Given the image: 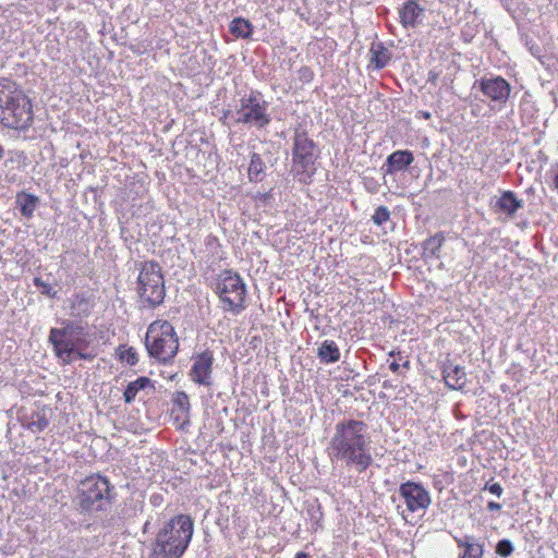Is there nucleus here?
Segmentation results:
<instances>
[{
	"label": "nucleus",
	"mask_w": 558,
	"mask_h": 558,
	"mask_svg": "<svg viewBox=\"0 0 558 558\" xmlns=\"http://www.w3.org/2000/svg\"><path fill=\"white\" fill-rule=\"evenodd\" d=\"M480 88L487 98L499 104H505L511 93L510 84L501 76L482 78Z\"/></svg>",
	"instance_id": "obj_14"
},
{
	"label": "nucleus",
	"mask_w": 558,
	"mask_h": 558,
	"mask_svg": "<svg viewBox=\"0 0 558 558\" xmlns=\"http://www.w3.org/2000/svg\"><path fill=\"white\" fill-rule=\"evenodd\" d=\"M484 489H487L490 494L496 495L498 497H500L504 493V488L497 482L486 483Z\"/></svg>",
	"instance_id": "obj_32"
},
{
	"label": "nucleus",
	"mask_w": 558,
	"mask_h": 558,
	"mask_svg": "<svg viewBox=\"0 0 558 558\" xmlns=\"http://www.w3.org/2000/svg\"><path fill=\"white\" fill-rule=\"evenodd\" d=\"M231 116V110L227 109V110H223L222 112V116L220 118V121L222 124H228L227 120L228 118Z\"/></svg>",
	"instance_id": "obj_35"
},
{
	"label": "nucleus",
	"mask_w": 558,
	"mask_h": 558,
	"mask_svg": "<svg viewBox=\"0 0 558 558\" xmlns=\"http://www.w3.org/2000/svg\"><path fill=\"white\" fill-rule=\"evenodd\" d=\"M145 347L149 356L162 363L171 362L179 350V337L171 323L157 319L149 324Z\"/></svg>",
	"instance_id": "obj_5"
},
{
	"label": "nucleus",
	"mask_w": 558,
	"mask_h": 558,
	"mask_svg": "<svg viewBox=\"0 0 558 558\" xmlns=\"http://www.w3.org/2000/svg\"><path fill=\"white\" fill-rule=\"evenodd\" d=\"M314 71L307 65H303L298 70V78L302 84L312 83L314 81Z\"/></svg>",
	"instance_id": "obj_30"
},
{
	"label": "nucleus",
	"mask_w": 558,
	"mask_h": 558,
	"mask_svg": "<svg viewBox=\"0 0 558 558\" xmlns=\"http://www.w3.org/2000/svg\"><path fill=\"white\" fill-rule=\"evenodd\" d=\"M34 105L14 81L0 78V123L15 131L28 130L34 122Z\"/></svg>",
	"instance_id": "obj_2"
},
{
	"label": "nucleus",
	"mask_w": 558,
	"mask_h": 558,
	"mask_svg": "<svg viewBox=\"0 0 558 558\" xmlns=\"http://www.w3.org/2000/svg\"><path fill=\"white\" fill-rule=\"evenodd\" d=\"M4 157V147L0 144V160Z\"/></svg>",
	"instance_id": "obj_40"
},
{
	"label": "nucleus",
	"mask_w": 558,
	"mask_h": 558,
	"mask_svg": "<svg viewBox=\"0 0 558 558\" xmlns=\"http://www.w3.org/2000/svg\"><path fill=\"white\" fill-rule=\"evenodd\" d=\"M49 409L36 403L24 408L20 416L21 424L32 433H40L49 425Z\"/></svg>",
	"instance_id": "obj_13"
},
{
	"label": "nucleus",
	"mask_w": 558,
	"mask_h": 558,
	"mask_svg": "<svg viewBox=\"0 0 558 558\" xmlns=\"http://www.w3.org/2000/svg\"><path fill=\"white\" fill-rule=\"evenodd\" d=\"M390 219V211L386 206H379L375 209L372 220L375 225L381 226Z\"/></svg>",
	"instance_id": "obj_28"
},
{
	"label": "nucleus",
	"mask_w": 558,
	"mask_h": 558,
	"mask_svg": "<svg viewBox=\"0 0 558 558\" xmlns=\"http://www.w3.org/2000/svg\"><path fill=\"white\" fill-rule=\"evenodd\" d=\"M403 366H404L405 368H410V362L407 360V361L403 363Z\"/></svg>",
	"instance_id": "obj_42"
},
{
	"label": "nucleus",
	"mask_w": 558,
	"mask_h": 558,
	"mask_svg": "<svg viewBox=\"0 0 558 558\" xmlns=\"http://www.w3.org/2000/svg\"><path fill=\"white\" fill-rule=\"evenodd\" d=\"M319 150L316 143L308 136L305 130H295L292 147L293 177L301 183L308 184L316 172V161Z\"/></svg>",
	"instance_id": "obj_6"
},
{
	"label": "nucleus",
	"mask_w": 558,
	"mask_h": 558,
	"mask_svg": "<svg viewBox=\"0 0 558 558\" xmlns=\"http://www.w3.org/2000/svg\"><path fill=\"white\" fill-rule=\"evenodd\" d=\"M173 403L183 412H189L190 410L189 397L184 391L175 392Z\"/></svg>",
	"instance_id": "obj_29"
},
{
	"label": "nucleus",
	"mask_w": 558,
	"mask_h": 558,
	"mask_svg": "<svg viewBox=\"0 0 558 558\" xmlns=\"http://www.w3.org/2000/svg\"><path fill=\"white\" fill-rule=\"evenodd\" d=\"M389 368L393 372V373H397L400 368V364L398 361H392L389 365Z\"/></svg>",
	"instance_id": "obj_36"
},
{
	"label": "nucleus",
	"mask_w": 558,
	"mask_h": 558,
	"mask_svg": "<svg viewBox=\"0 0 558 558\" xmlns=\"http://www.w3.org/2000/svg\"><path fill=\"white\" fill-rule=\"evenodd\" d=\"M253 24L244 17H234L229 25L230 33L236 38L248 39L253 34Z\"/></svg>",
	"instance_id": "obj_23"
},
{
	"label": "nucleus",
	"mask_w": 558,
	"mask_h": 558,
	"mask_svg": "<svg viewBox=\"0 0 558 558\" xmlns=\"http://www.w3.org/2000/svg\"><path fill=\"white\" fill-rule=\"evenodd\" d=\"M38 203H39L38 197L33 194L19 193L16 195V204L20 208L22 216L25 218L33 217Z\"/></svg>",
	"instance_id": "obj_22"
},
{
	"label": "nucleus",
	"mask_w": 558,
	"mask_h": 558,
	"mask_svg": "<svg viewBox=\"0 0 558 558\" xmlns=\"http://www.w3.org/2000/svg\"><path fill=\"white\" fill-rule=\"evenodd\" d=\"M214 361V352L209 349L194 355L189 373L191 380L201 386H210Z\"/></svg>",
	"instance_id": "obj_12"
},
{
	"label": "nucleus",
	"mask_w": 558,
	"mask_h": 558,
	"mask_svg": "<svg viewBox=\"0 0 558 558\" xmlns=\"http://www.w3.org/2000/svg\"><path fill=\"white\" fill-rule=\"evenodd\" d=\"M117 356L121 362L134 366L138 362V354L133 347L121 344L117 348Z\"/></svg>",
	"instance_id": "obj_27"
},
{
	"label": "nucleus",
	"mask_w": 558,
	"mask_h": 558,
	"mask_svg": "<svg viewBox=\"0 0 558 558\" xmlns=\"http://www.w3.org/2000/svg\"><path fill=\"white\" fill-rule=\"evenodd\" d=\"M110 493L109 481L100 475L87 476L80 485V506L86 511L99 510Z\"/></svg>",
	"instance_id": "obj_10"
},
{
	"label": "nucleus",
	"mask_w": 558,
	"mask_h": 558,
	"mask_svg": "<svg viewBox=\"0 0 558 558\" xmlns=\"http://www.w3.org/2000/svg\"><path fill=\"white\" fill-rule=\"evenodd\" d=\"M553 182H554L555 189L558 190V170H557V172L554 175Z\"/></svg>",
	"instance_id": "obj_38"
},
{
	"label": "nucleus",
	"mask_w": 558,
	"mask_h": 558,
	"mask_svg": "<svg viewBox=\"0 0 558 558\" xmlns=\"http://www.w3.org/2000/svg\"><path fill=\"white\" fill-rule=\"evenodd\" d=\"M235 114V123L256 129H264L271 120L268 113V102L262 99L259 92L254 90L240 98V105Z\"/></svg>",
	"instance_id": "obj_9"
},
{
	"label": "nucleus",
	"mask_w": 558,
	"mask_h": 558,
	"mask_svg": "<svg viewBox=\"0 0 558 558\" xmlns=\"http://www.w3.org/2000/svg\"><path fill=\"white\" fill-rule=\"evenodd\" d=\"M49 340L53 344L56 355L64 365L76 359L93 361L97 356L94 349H89L90 340L81 326H69L66 328H52Z\"/></svg>",
	"instance_id": "obj_4"
},
{
	"label": "nucleus",
	"mask_w": 558,
	"mask_h": 558,
	"mask_svg": "<svg viewBox=\"0 0 558 558\" xmlns=\"http://www.w3.org/2000/svg\"><path fill=\"white\" fill-rule=\"evenodd\" d=\"M34 283L37 288H40L41 289V292L43 293H49L51 287L50 284L46 283L45 281H43L40 278H35L34 279Z\"/></svg>",
	"instance_id": "obj_33"
},
{
	"label": "nucleus",
	"mask_w": 558,
	"mask_h": 558,
	"mask_svg": "<svg viewBox=\"0 0 558 558\" xmlns=\"http://www.w3.org/2000/svg\"><path fill=\"white\" fill-rule=\"evenodd\" d=\"M444 243L445 235L442 232H437L434 235H430L423 243L424 254L433 258H439Z\"/></svg>",
	"instance_id": "obj_24"
},
{
	"label": "nucleus",
	"mask_w": 558,
	"mask_h": 558,
	"mask_svg": "<svg viewBox=\"0 0 558 558\" xmlns=\"http://www.w3.org/2000/svg\"><path fill=\"white\" fill-rule=\"evenodd\" d=\"M293 558H312L310 554L305 551H298Z\"/></svg>",
	"instance_id": "obj_37"
},
{
	"label": "nucleus",
	"mask_w": 558,
	"mask_h": 558,
	"mask_svg": "<svg viewBox=\"0 0 558 558\" xmlns=\"http://www.w3.org/2000/svg\"><path fill=\"white\" fill-rule=\"evenodd\" d=\"M367 429L366 423L359 420L337 423L327 447L329 459L354 468L359 473L366 471L374 461Z\"/></svg>",
	"instance_id": "obj_1"
},
{
	"label": "nucleus",
	"mask_w": 558,
	"mask_h": 558,
	"mask_svg": "<svg viewBox=\"0 0 558 558\" xmlns=\"http://www.w3.org/2000/svg\"><path fill=\"white\" fill-rule=\"evenodd\" d=\"M194 534V522L189 514H177L157 532L149 558H181Z\"/></svg>",
	"instance_id": "obj_3"
},
{
	"label": "nucleus",
	"mask_w": 558,
	"mask_h": 558,
	"mask_svg": "<svg viewBox=\"0 0 558 558\" xmlns=\"http://www.w3.org/2000/svg\"><path fill=\"white\" fill-rule=\"evenodd\" d=\"M441 375L446 386L452 390L463 389L468 381L464 367L448 359L441 365Z\"/></svg>",
	"instance_id": "obj_16"
},
{
	"label": "nucleus",
	"mask_w": 558,
	"mask_h": 558,
	"mask_svg": "<svg viewBox=\"0 0 558 558\" xmlns=\"http://www.w3.org/2000/svg\"><path fill=\"white\" fill-rule=\"evenodd\" d=\"M136 292L142 304L155 308L166 296L162 268L156 260H144L140 264L136 280Z\"/></svg>",
	"instance_id": "obj_7"
},
{
	"label": "nucleus",
	"mask_w": 558,
	"mask_h": 558,
	"mask_svg": "<svg viewBox=\"0 0 558 558\" xmlns=\"http://www.w3.org/2000/svg\"><path fill=\"white\" fill-rule=\"evenodd\" d=\"M421 114H422V117L424 119H429L430 118V113L428 111H422Z\"/></svg>",
	"instance_id": "obj_39"
},
{
	"label": "nucleus",
	"mask_w": 558,
	"mask_h": 558,
	"mask_svg": "<svg viewBox=\"0 0 558 558\" xmlns=\"http://www.w3.org/2000/svg\"><path fill=\"white\" fill-rule=\"evenodd\" d=\"M216 292L223 311L240 314L245 308L246 288L239 274L223 270L218 275Z\"/></svg>",
	"instance_id": "obj_8"
},
{
	"label": "nucleus",
	"mask_w": 558,
	"mask_h": 558,
	"mask_svg": "<svg viewBox=\"0 0 558 558\" xmlns=\"http://www.w3.org/2000/svg\"><path fill=\"white\" fill-rule=\"evenodd\" d=\"M149 386H153L151 380L146 376H141L135 380L129 383L123 392L124 401L126 403H132L136 399L140 391L146 389Z\"/></svg>",
	"instance_id": "obj_21"
},
{
	"label": "nucleus",
	"mask_w": 558,
	"mask_h": 558,
	"mask_svg": "<svg viewBox=\"0 0 558 558\" xmlns=\"http://www.w3.org/2000/svg\"><path fill=\"white\" fill-rule=\"evenodd\" d=\"M318 357L324 363H335L340 360V351L332 340H325L318 348Z\"/></svg>",
	"instance_id": "obj_25"
},
{
	"label": "nucleus",
	"mask_w": 558,
	"mask_h": 558,
	"mask_svg": "<svg viewBox=\"0 0 558 558\" xmlns=\"http://www.w3.org/2000/svg\"><path fill=\"white\" fill-rule=\"evenodd\" d=\"M414 160L412 151L396 150L386 159V173L393 174L409 167Z\"/></svg>",
	"instance_id": "obj_17"
},
{
	"label": "nucleus",
	"mask_w": 558,
	"mask_h": 558,
	"mask_svg": "<svg viewBox=\"0 0 558 558\" xmlns=\"http://www.w3.org/2000/svg\"><path fill=\"white\" fill-rule=\"evenodd\" d=\"M487 509L489 511H499L501 509V505L496 501H489L487 504Z\"/></svg>",
	"instance_id": "obj_34"
},
{
	"label": "nucleus",
	"mask_w": 558,
	"mask_h": 558,
	"mask_svg": "<svg viewBox=\"0 0 558 558\" xmlns=\"http://www.w3.org/2000/svg\"><path fill=\"white\" fill-rule=\"evenodd\" d=\"M395 354H397V355H399V356H400V354H401V353H400L399 351H398V352L391 351V352L389 353V355H390V356H393Z\"/></svg>",
	"instance_id": "obj_41"
},
{
	"label": "nucleus",
	"mask_w": 558,
	"mask_h": 558,
	"mask_svg": "<svg viewBox=\"0 0 558 558\" xmlns=\"http://www.w3.org/2000/svg\"><path fill=\"white\" fill-rule=\"evenodd\" d=\"M522 206V199L518 198L514 192L505 191L496 201L494 208L496 211H500L508 215L509 217H513Z\"/></svg>",
	"instance_id": "obj_18"
},
{
	"label": "nucleus",
	"mask_w": 558,
	"mask_h": 558,
	"mask_svg": "<svg viewBox=\"0 0 558 558\" xmlns=\"http://www.w3.org/2000/svg\"><path fill=\"white\" fill-rule=\"evenodd\" d=\"M398 13L399 22L404 28H415L425 16V8L418 0H408L399 8Z\"/></svg>",
	"instance_id": "obj_15"
},
{
	"label": "nucleus",
	"mask_w": 558,
	"mask_h": 558,
	"mask_svg": "<svg viewBox=\"0 0 558 558\" xmlns=\"http://www.w3.org/2000/svg\"><path fill=\"white\" fill-rule=\"evenodd\" d=\"M454 541L458 547L463 549L459 558H483L484 544L476 542L474 536L465 535L461 538L454 537Z\"/></svg>",
	"instance_id": "obj_19"
},
{
	"label": "nucleus",
	"mask_w": 558,
	"mask_h": 558,
	"mask_svg": "<svg viewBox=\"0 0 558 558\" xmlns=\"http://www.w3.org/2000/svg\"><path fill=\"white\" fill-rule=\"evenodd\" d=\"M399 495L404 500L408 511L412 513L424 512L432 502L428 490L421 483L412 481L400 485Z\"/></svg>",
	"instance_id": "obj_11"
},
{
	"label": "nucleus",
	"mask_w": 558,
	"mask_h": 558,
	"mask_svg": "<svg viewBox=\"0 0 558 558\" xmlns=\"http://www.w3.org/2000/svg\"><path fill=\"white\" fill-rule=\"evenodd\" d=\"M265 162L257 153L251 155V161L247 170L248 179L251 182H260L265 173Z\"/></svg>",
	"instance_id": "obj_26"
},
{
	"label": "nucleus",
	"mask_w": 558,
	"mask_h": 558,
	"mask_svg": "<svg viewBox=\"0 0 558 558\" xmlns=\"http://www.w3.org/2000/svg\"><path fill=\"white\" fill-rule=\"evenodd\" d=\"M369 51L372 56L371 63H373L376 69L385 68L391 59V53L380 41L373 43Z\"/></svg>",
	"instance_id": "obj_20"
},
{
	"label": "nucleus",
	"mask_w": 558,
	"mask_h": 558,
	"mask_svg": "<svg viewBox=\"0 0 558 558\" xmlns=\"http://www.w3.org/2000/svg\"><path fill=\"white\" fill-rule=\"evenodd\" d=\"M513 551V545L509 539H501L497 543L496 554L500 557H509Z\"/></svg>",
	"instance_id": "obj_31"
}]
</instances>
